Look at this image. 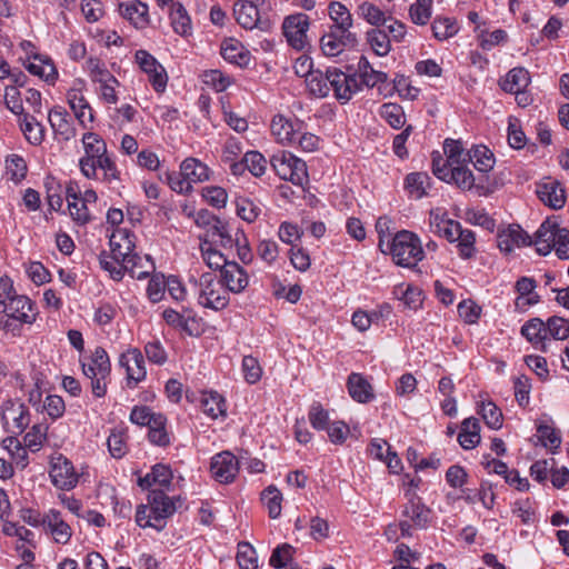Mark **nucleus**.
I'll return each instance as SVG.
<instances>
[{"label": "nucleus", "instance_id": "obj_1", "mask_svg": "<svg viewBox=\"0 0 569 569\" xmlns=\"http://www.w3.org/2000/svg\"><path fill=\"white\" fill-rule=\"evenodd\" d=\"M386 246L392 261L403 268H413L425 258L420 238L409 230L398 231Z\"/></svg>", "mask_w": 569, "mask_h": 569}, {"label": "nucleus", "instance_id": "obj_2", "mask_svg": "<svg viewBox=\"0 0 569 569\" xmlns=\"http://www.w3.org/2000/svg\"><path fill=\"white\" fill-rule=\"evenodd\" d=\"M99 262L103 270L108 271L110 277L120 281L126 272H129L132 278L146 279L156 269L154 262L149 254L140 256L136 253L124 264H118L109 260V258L101 253L99 256Z\"/></svg>", "mask_w": 569, "mask_h": 569}, {"label": "nucleus", "instance_id": "obj_3", "mask_svg": "<svg viewBox=\"0 0 569 569\" xmlns=\"http://www.w3.org/2000/svg\"><path fill=\"white\" fill-rule=\"evenodd\" d=\"M111 365L103 348H96L88 361L82 362V372L91 381L92 393L101 398L107 392V379L110 376Z\"/></svg>", "mask_w": 569, "mask_h": 569}, {"label": "nucleus", "instance_id": "obj_4", "mask_svg": "<svg viewBox=\"0 0 569 569\" xmlns=\"http://www.w3.org/2000/svg\"><path fill=\"white\" fill-rule=\"evenodd\" d=\"M194 284L199 288L198 302L204 308L222 310L229 303V295L224 286L212 272H204Z\"/></svg>", "mask_w": 569, "mask_h": 569}, {"label": "nucleus", "instance_id": "obj_5", "mask_svg": "<svg viewBox=\"0 0 569 569\" xmlns=\"http://www.w3.org/2000/svg\"><path fill=\"white\" fill-rule=\"evenodd\" d=\"M81 141L84 156L79 160L80 170L86 178L94 179L96 162L108 153L107 144L104 140L94 132H86Z\"/></svg>", "mask_w": 569, "mask_h": 569}, {"label": "nucleus", "instance_id": "obj_6", "mask_svg": "<svg viewBox=\"0 0 569 569\" xmlns=\"http://www.w3.org/2000/svg\"><path fill=\"white\" fill-rule=\"evenodd\" d=\"M148 502L154 519L153 529L157 531L164 529L167 519L170 518L182 503L180 497L170 498L162 489L151 490L148 495Z\"/></svg>", "mask_w": 569, "mask_h": 569}, {"label": "nucleus", "instance_id": "obj_7", "mask_svg": "<svg viewBox=\"0 0 569 569\" xmlns=\"http://www.w3.org/2000/svg\"><path fill=\"white\" fill-rule=\"evenodd\" d=\"M327 80L330 89H332L335 98L341 103L349 102L353 94L360 91L355 74H348L337 68L327 69Z\"/></svg>", "mask_w": 569, "mask_h": 569}, {"label": "nucleus", "instance_id": "obj_8", "mask_svg": "<svg viewBox=\"0 0 569 569\" xmlns=\"http://www.w3.org/2000/svg\"><path fill=\"white\" fill-rule=\"evenodd\" d=\"M109 246L111 254L103 253L110 261L118 264H124L137 253L134 252V234L128 229H116L109 237Z\"/></svg>", "mask_w": 569, "mask_h": 569}, {"label": "nucleus", "instance_id": "obj_9", "mask_svg": "<svg viewBox=\"0 0 569 569\" xmlns=\"http://www.w3.org/2000/svg\"><path fill=\"white\" fill-rule=\"evenodd\" d=\"M309 17L305 13L287 16V43L297 51L310 48Z\"/></svg>", "mask_w": 569, "mask_h": 569}, {"label": "nucleus", "instance_id": "obj_10", "mask_svg": "<svg viewBox=\"0 0 569 569\" xmlns=\"http://www.w3.org/2000/svg\"><path fill=\"white\" fill-rule=\"evenodd\" d=\"M119 365L126 369L127 386L136 388L147 377V369L142 352L138 348H129L119 358Z\"/></svg>", "mask_w": 569, "mask_h": 569}, {"label": "nucleus", "instance_id": "obj_11", "mask_svg": "<svg viewBox=\"0 0 569 569\" xmlns=\"http://www.w3.org/2000/svg\"><path fill=\"white\" fill-rule=\"evenodd\" d=\"M50 478L57 488L71 490L77 486L79 476L71 461L60 455L51 461Z\"/></svg>", "mask_w": 569, "mask_h": 569}, {"label": "nucleus", "instance_id": "obj_12", "mask_svg": "<svg viewBox=\"0 0 569 569\" xmlns=\"http://www.w3.org/2000/svg\"><path fill=\"white\" fill-rule=\"evenodd\" d=\"M531 237L519 224H509L497 233V246L505 254L511 253L516 248L531 246Z\"/></svg>", "mask_w": 569, "mask_h": 569}, {"label": "nucleus", "instance_id": "obj_13", "mask_svg": "<svg viewBox=\"0 0 569 569\" xmlns=\"http://www.w3.org/2000/svg\"><path fill=\"white\" fill-rule=\"evenodd\" d=\"M136 61L141 70L149 76V81L154 90L163 91L168 80L164 68L146 50L136 52Z\"/></svg>", "mask_w": 569, "mask_h": 569}, {"label": "nucleus", "instance_id": "obj_14", "mask_svg": "<svg viewBox=\"0 0 569 569\" xmlns=\"http://www.w3.org/2000/svg\"><path fill=\"white\" fill-rule=\"evenodd\" d=\"M210 470L217 481L229 483L238 473L239 461L231 452L222 451L211 459Z\"/></svg>", "mask_w": 569, "mask_h": 569}, {"label": "nucleus", "instance_id": "obj_15", "mask_svg": "<svg viewBox=\"0 0 569 569\" xmlns=\"http://www.w3.org/2000/svg\"><path fill=\"white\" fill-rule=\"evenodd\" d=\"M0 312L7 315V317L18 319L20 323L31 325L36 321L37 311L33 302L22 295H16L10 299Z\"/></svg>", "mask_w": 569, "mask_h": 569}, {"label": "nucleus", "instance_id": "obj_16", "mask_svg": "<svg viewBox=\"0 0 569 569\" xmlns=\"http://www.w3.org/2000/svg\"><path fill=\"white\" fill-rule=\"evenodd\" d=\"M405 497L408 502L402 511L403 516L410 518L417 528H427L431 519V509L423 503L415 490L407 489Z\"/></svg>", "mask_w": 569, "mask_h": 569}, {"label": "nucleus", "instance_id": "obj_17", "mask_svg": "<svg viewBox=\"0 0 569 569\" xmlns=\"http://www.w3.org/2000/svg\"><path fill=\"white\" fill-rule=\"evenodd\" d=\"M357 37L355 33L339 32L329 29L320 39V47L325 56L337 57L346 50L356 46Z\"/></svg>", "mask_w": 569, "mask_h": 569}, {"label": "nucleus", "instance_id": "obj_18", "mask_svg": "<svg viewBox=\"0 0 569 569\" xmlns=\"http://www.w3.org/2000/svg\"><path fill=\"white\" fill-rule=\"evenodd\" d=\"M118 11L136 29H144L150 24L149 8L140 0L122 1L118 6Z\"/></svg>", "mask_w": 569, "mask_h": 569}, {"label": "nucleus", "instance_id": "obj_19", "mask_svg": "<svg viewBox=\"0 0 569 569\" xmlns=\"http://www.w3.org/2000/svg\"><path fill=\"white\" fill-rule=\"evenodd\" d=\"M536 193L538 198L548 207L558 210L566 203V192L561 183L551 178H547L537 184Z\"/></svg>", "mask_w": 569, "mask_h": 569}, {"label": "nucleus", "instance_id": "obj_20", "mask_svg": "<svg viewBox=\"0 0 569 569\" xmlns=\"http://www.w3.org/2000/svg\"><path fill=\"white\" fill-rule=\"evenodd\" d=\"M41 523L57 543L66 545L71 536L72 529L64 521L61 513L57 510H49L42 518Z\"/></svg>", "mask_w": 569, "mask_h": 569}, {"label": "nucleus", "instance_id": "obj_21", "mask_svg": "<svg viewBox=\"0 0 569 569\" xmlns=\"http://www.w3.org/2000/svg\"><path fill=\"white\" fill-rule=\"evenodd\" d=\"M48 120L57 137L69 141L76 137L77 131L68 111L62 107H54L49 111Z\"/></svg>", "mask_w": 569, "mask_h": 569}, {"label": "nucleus", "instance_id": "obj_22", "mask_svg": "<svg viewBox=\"0 0 569 569\" xmlns=\"http://www.w3.org/2000/svg\"><path fill=\"white\" fill-rule=\"evenodd\" d=\"M220 281L228 292L240 293L248 287L249 277L240 264L231 261L222 269Z\"/></svg>", "mask_w": 569, "mask_h": 569}, {"label": "nucleus", "instance_id": "obj_23", "mask_svg": "<svg viewBox=\"0 0 569 569\" xmlns=\"http://www.w3.org/2000/svg\"><path fill=\"white\" fill-rule=\"evenodd\" d=\"M67 98L79 124L82 128H88V124L93 122L94 117L88 100L82 93V89L71 88L67 93Z\"/></svg>", "mask_w": 569, "mask_h": 569}, {"label": "nucleus", "instance_id": "obj_24", "mask_svg": "<svg viewBox=\"0 0 569 569\" xmlns=\"http://www.w3.org/2000/svg\"><path fill=\"white\" fill-rule=\"evenodd\" d=\"M521 335L538 350L549 351L550 338H547L545 322L539 318L528 320L521 327Z\"/></svg>", "mask_w": 569, "mask_h": 569}, {"label": "nucleus", "instance_id": "obj_25", "mask_svg": "<svg viewBox=\"0 0 569 569\" xmlns=\"http://www.w3.org/2000/svg\"><path fill=\"white\" fill-rule=\"evenodd\" d=\"M558 229H560V227L557 223L546 220L537 229L533 237H531V246L536 247V251L540 256H547L552 251Z\"/></svg>", "mask_w": 569, "mask_h": 569}, {"label": "nucleus", "instance_id": "obj_26", "mask_svg": "<svg viewBox=\"0 0 569 569\" xmlns=\"http://www.w3.org/2000/svg\"><path fill=\"white\" fill-rule=\"evenodd\" d=\"M233 16L236 21L244 29H262L258 7L251 1H236L233 4Z\"/></svg>", "mask_w": 569, "mask_h": 569}, {"label": "nucleus", "instance_id": "obj_27", "mask_svg": "<svg viewBox=\"0 0 569 569\" xmlns=\"http://www.w3.org/2000/svg\"><path fill=\"white\" fill-rule=\"evenodd\" d=\"M353 74L357 77L360 91L363 89V87L373 88L380 83H385L388 80L387 73L375 70L365 56L360 57L357 71Z\"/></svg>", "mask_w": 569, "mask_h": 569}, {"label": "nucleus", "instance_id": "obj_28", "mask_svg": "<svg viewBox=\"0 0 569 569\" xmlns=\"http://www.w3.org/2000/svg\"><path fill=\"white\" fill-rule=\"evenodd\" d=\"M6 425L13 433H21L30 423V416L23 403L11 402L3 410Z\"/></svg>", "mask_w": 569, "mask_h": 569}, {"label": "nucleus", "instance_id": "obj_29", "mask_svg": "<svg viewBox=\"0 0 569 569\" xmlns=\"http://www.w3.org/2000/svg\"><path fill=\"white\" fill-rule=\"evenodd\" d=\"M305 128V123L298 119L295 122L287 119V142H298L299 147L303 151H315L318 147L319 138L312 133L303 132L298 139L297 133H301Z\"/></svg>", "mask_w": 569, "mask_h": 569}, {"label": "nucleus", "instance_id": "obj_30", "mask_svg": "<svg viewBox=\"0 0 569 569\" xmlns=\"http://www.w3.org/2000/svg\"><path fill=\"white\" fill-rule=\"evenodd\" d=\"M347 387L350 397L359 403L370 402L375 398L371 385L361 373L352 372L348 377Z\"/></svg>", "mask_w": 569, "mask_h": 569}, {"label": "nucleus", "instance_id": "obj_31", "mask_svg": "<svg viewBox=\"0 0 569 569\" xmlns=\"http://www.w3.org/2000/svg\"><path fill=\"white\" fill-rule=\"evenodd\" d=\"M221 56L230 63L246 67L250 62V52L238 40L229 38L221 43Z\"/></svg>", "mask_w": 569, "mask_h": 569}, {"label": "nucleus", "instance_id": "obj_32", "mask_svg": "<svg viewBox=\"0 0 569 569\" xmlns=\"http://www.w3.org/2000/svg\"><path fill=\"white\" fill-rule=\"evenodd\" d=\"M172 478L173 476L170 467L158 463L152 467L149 473L140 478L138 483L142 489H149L154 485H158L161 488H169Z\"/></svg>", "mask_w": 569, "mask_h": 569}, {"label": "nucleus", "instance_id": "obj_33", "mask_svg": "<svg viewBox=\"0 0 569 569\" xmlns=\"http://www.w3.org/2000/svg\"><path fill=\"white\" fill-rule=\"evenodd\" d=\"M480 439L479 420L475 417L466 418L461 423V430L458 435L460 446L466 450H470L479 445Z\"/></svg>", "mask_w": 569, "mask_h": 569}, {"label": "nucleus", "instance_id": "obj_34", "mask_svg": "<svg viewBox=\"0 0 569 569\" xmlns=\"http://www.w3.org/2000/svg\"><path fill=\"white\" fill-rule=\"evenodd\" d=\"M328 11L330 19L333 21L330 29L342 33H352L350 31L352 27V16L345 4L339 1H332L329 3Z\"/></svg>", "mask_w": 569, "mask_h": 569}, {"label": "nucleus", "instance_id": "obj_35", "mask_svg": "<svg viewBox=\"0 0 569 569\" xmlns=\"http://www.w3.org/2000/svg\"><path fill=\"white\" fill-rule=\"evenodd\" d=\"M181 174L192 183H199L209 180V168L196 158H187L180 164Z\"/></svg>", "mask_w": 569, "mask_h": 569}, {"label": "nucleus", "instance_id": "obj_36", "mask_svg": "<svg viewBox=\"0 0 569 569\" xmlns=\"http://www.w3.org/2000/svg\"><path fill=\"white\" fill-rule=\"evenodd\" d=\"M530 82L529 72L521 67L511 69L500 82V87L505 92L517 93L525 90Z\"/></svg>", "mask_w": 569, "mask_h": 569}, {"label": "nucleus", "instance_id": "obj_37", "mask_svg": "<svg viewBox=\"0 0 569 569\" xmlns=\"http://www.w3.org/2000/svg\"><path fill=\"white\" fill-rule=\"evenodd\" d=\"M378 114L392 129L399 130L406 127V113L403 108L396 102H386L380 106Z\"/></svg>", "mask_w": 569, "mask_h": 569}, {"label": "nucleus", "instance_id": "obj_38", "mask_svg": "<svg viewBox=\"0 0 569 569\" xmlns=\"http://www.w3.org/2000/svg\"><path fill=\"white\" fill-rule=\"evenodd\" d=\"M443 153L450 168L467 164L470 159V150L466 151L460 140L446 139Z\"/></svg>", "mask_w": 569, "mask_h": 569}, {"label": "nucleus", "instance_id": "obj_39", "mask_svg": "<svg viewBox=\"0 0 569 569\" xmlns=\"http://www.w3.org/2000/svg\"><path fill=\"white\" fill-rule=\"evenodd\" d=\"M200 407L212 419L223 416L227 410L224 399L216 391L203 392L200 397Z\"/></svg>", "mask_w": 569, "mask_h": 569}, {"label": "nucleus", "instance_id": "obj_40", "mask_svg": "<svg viewBox=\"0 0 569 569\" xmlns=\"http://www.w3.org/2000/svg\"><path fill=\"white\" fill-rule=\"evenodd\" d=\"M261 502L268 510L271 519H277L281 516L282 493L276 486L271 485L261 492Z\"/></svg>", "mask_w": 569, "mask_h": 569}, {"label": "nucleus", "instance_id": "obj_41", "mask_svg": "<svg viewBox=\"0 0 569 569\" xmlns=\"http://www.w3.org/2000/svg\"><path fill=\"white\" fill-rule=\"evenodd\" d=\"M445 182L455 183L462 190H470L475 186V177L467 164H461L450 168Z\"/></svg>", "mask_w": 569, "mask_h": 569}, {"label": "nucleus", "instance_id": "obj_42", "mask_svg": "<svg viewBox=\"0 0 569 569\" xmlns=\"http://www.w3.org/2000/svg\"><path fill=\"white\" fill-rule=\"evenodd\" d=\"M287 167L290 169V181L299 187L301 192H305V187L309 183L306 162L295 156H290V158L287 159Z\"/></svg>", "mask_w": 569, "mask_h": 569}, {"label": "nucleus", "instance_id": "obj_43", "mask_svg": "<svg viewBox=\"0 0 569 569\" xmlns=\"http://www.w3.org/2000/svg\"><path fill=\"white\" fill-rule=\"evenodd\" d=\"M357 14L373 27H381L387 23L388 17L378 6L365 1L358 6Z\"/></svg>", "mask_w": 569, "mask_h": 569}, {"label": "nucleus", "instance_id": "obj_44", "mask_svg": "<svg viewBox=\"0 0 569 569\" xmlns=\"http://www.w3.org/2000/svg\"><path fill=\"white\" fill-rule=\"evenodd\" d=\"M433 37L439 41H445L459 31L457 21L448 17H437L431 23Z\"/></svg>", "mask_w": 569, "mask_h": 569}, {"label": "nucleus", "instance_id": "obj_45", "mask_svg": "<svg viewBox=\"0 0 569 569\" xmlns=\"http://www.w3.org/2000/svg\"><path fill=\"white\" fill-rule=\"evenodd\" d=\"M86 71L94 83H102L107 81H113L114 76L108 70L106 63L94 57H90L86 61Z\"/></svg>", "mask_w": 569, "mask_h": 569}, {"label": "nucleus", "instance_id": "obj_46", "mask_svg": "<svg viewBox=\"0 0 569 569\" xmlns=\"http://www.w3.org/2000/svg\"><path fill=\"white\" fill-rule=\"evenodd\" d=\"M433 0H415L409 7V18L417 26H426L432 16Z\"/></svg>", "mask_w": 569, "mask_h": 569}, {"label": "nucleus", "instance_id": "obj_47", "mask_svg": "<svg viewBox=\"0 0 569 569\" xmlns=\"http://www.w3.org/2000/svg\"><path fill=\"white\" fill-rule=\"evenodd\" d=\"M430 184V178L423 172L409 173L405 179V188L410 196L420 199L427 194L426 188Z\"/></svg>", "mask_w": 569, "mask_h": 569}, {"label": "nucleus", "instance_id": "obj_48", "mask_svg": "<svg viewBox=\"0 0 569 569\" xmlns=\"http://www.w3.org/2000/svg\"><path fill=\"white\" fill-rule=\"evenodd\" d=\"M21 130L24 133L27 140L38 146L43 141L44 138V130L40 122L36 120L34 117L30 114H23V118L20 122Z\"/></svg>", "mask_w": 569, "mask_h": 569}, {"label": "nucleus", "instance_id": "obj_49", "mask_svg": "<svg viewBox=\"0 0 569 569\" xmlns=\"http://www.w3.org/2000/svg\"><path fill=\"white\" fill-rule=\"evenodd\" d=\"M27 70L46 81L54 80L58 74L54 64L49 59H42L37 56L32 61H29Z\"/></svg>", "mask_w": 569, "mask_h": 569}, {"label": "nucleus", "instance_id": "obj_50", "mask_svg": "<svg viewBox=\"0 0 569 569\" xmlns=\"http://www.w3.org/2000/svg\"><path fill=\"white\" fill-rule=\"evenodd\" d=\"M469 161L473 162L475 168L481 172H488L493 168V153L485 146H477L470 150Z\"/></svg>", "mask_w": 569, "mask_h": 569}, {"label": "nucleus", "instance_id": "obj_51", "mask_svg": "<svg viewBox=\"0 0 569 569\" xmlns=\"http://www.w3.org/2000/svg\"><path fill=\"white\" fill-rule=\"evenodd\" d=\"M537 433L539 441L545 448L550 449L552 452L561 445L560 433L546 421H540L537 426Z\"/></svg>", "mask_w": 569, "mask_h": 569}, {"label": "nucleus", "instance_id": "obj_52", "mask_svg": "<svg viewBox=\"0 0 569 569\" xmlns=\"http://www.w3.org/2000/svg\"><path fill=\"white\" fill-rule=\"evenodd\" d=\"M367 40L376 54L380 57L387 56L391 50L390 38L385 30L379 28L369 30L367 32Z\"/></svg>", "mask_w": 569, "mask_h": 569}, {"label": "nucleus", "instance_id": "obj_53", "mask_svg": "<svg viewBox=\"0 0 569 569\" xmlns=\"http://www.w3.org/2000/svg\"><path fill=\"white\" fill-rule=\"evenodd\" d=\"M547 338L566 340L569 337V320L552 316L545 322Z\"/></svg>", "mask_w": 569, "mask_h": 569}, {"label": "nucleus", "instance_id": "obj_54", "mask_svg": "<svg viewBox=\"0 0 569 569\" xmlns=\"http://www.w3.org/2000/svg\"><path fill=\"white\" fill-rule=\"evenodd\" d=\"M537 288V282L533 278L530 277H521L517 280L515 289L520 295L517 299L516 305L519 306L520 300L523 297H528L526 302L527 305H536L539 302V296L535 293V289Z\"/></svg>", "mask_w": 569, "mask_h": 569}, {"label": "nucleus", "instance_id": "obj_55", "mask_svg": "<svg viewBox=\"0 0 569 569\" xmlns=\"http://www.w3.org/2000/svg\"><path fill=\"white\" fill-rule=\"evenodd\" d=\"M456 238H457L456 242H458L457 247H458L459 257L465 260L472 258L476 253V247H475L476 234H475V232L470 229L461 228L458 237H456Z\"/></svg>", "mask_w": 569, "mask_h": 569}, {"label": "nucleus", "instance_id": "obj_56", "mask_svg": "<svg viewBox=\"0 0 569 569\" xmlns=\"http://www.w3.org/2000/svg\"><path fill=\"white\" fill-rule=\"evenodd\" d=\"M478 412L489 428L497 430L502 427L501 410L492 401H482Z\"/></svg>", "mask_w": 569, "mask_h": 569}, {"label": "nucleus", "instance_id": "obj_57", "mask_svg": "<svg viewBox=\"0 0 569 569\" xmlns=\"http://www.w3.org/2000/svg\"><path fill=\"white\" fill-rule=\"evenodd\" d=\"M306 84L311 94L325 98L329 94L330 87L327 80V72L323 74L320 70H315L306 79Z\"/></svg>", "mask_w": 569, "mask_h": 569}, {"label": "nucleus", "instance_id": "obj_58", "mask_svg": "<svg viewBox=\"0 0 569 569\" xmlns=\"http://www.w3.org/2000/svg\"><path fill=\"white\" fill-rule=\"evenodd\" d=\"M201 252L203 260L206 261L207 266L210 269H219L220 272H222L224 266L231 262L228 261L227 258L221 252L212 248L211 243L207 241L201 246Z\"/></svg>", "mask_w": 569, "mask_h": 569}, {"label": "nucleus", "instance_id": "obj_59", "mask_svg": "<svg viewBox=\"0 0 569 569\" xmlns=\"http://www.w3.org/2000/svg\"><path fill=\"white\" fill-rule=\"evenodd\" d=\"M237 561L240 569H257L258 559L253 547L248 542L238 545Z\"/></svg>", "mask_w": 569, "mask_h": 569}, {"label": "nucleus", "instance_id": "obj_60", "mask_svg": "<svg viewBox=\"0 0 569 569\" xmlns=\"http://www.w3.org/2000/svg\"><path fill=\"white\" fill-rule=\"evenodd\" d=\"M237 214L244 221L251 223L261 213V208L254 203L251 199L239 198L236 202Z\"/></svg>", "mask_w": 569, "mask_h": 569}, {"label": "nucleus", "instance_id": "obj_61", "mask_svg": "<svg viewBox=\"0 0 569 569\" xmlns=\"http://www.w3.org/2000/svg\"><path fill=\"white\" fill-rule=\"evenodd\" d=\"M515 397L520 407L529 403L531 391V379L526 375H520L513 380Z\"/></svg>", "mask_w": 569, "mask_h": 569}, {"label": "nucleus", "instance_id": "obj_62", "mask_svg": "<svg viewBox=\"0 0 569 569\" xmlns=\"http://www.w3.org/2000/svg\"><path fill=\"white\" fill-rule=\"evenodd\" d=\"M202 81L204 84L212 87L217 92L224 91L231 84L230 78L217 69L204 71L202 73Z\"/></svg>", "mask_w": 569, "mask_h": 569}, {"label": "nucleus", "instance_id": "obj_63", "mask_svg": "<svg viewBox=\"0 0 569 569\" xmlns=\"http://www.w3.org/2000/svg\"><path fill=\"white\" fill-rule=\"evenodd\" d=\"M171 20L172 27L177 33L186 36L190 32L191 21L187 14L186 9L181 4H177V7L172 10Z\"/></svg>", "mask_w": 569, "mask_h": 569}, {"label": "nucleus", "instance_id": "obj_64", "mask_svg": "<svg viewBox=\"0 0 569 569\" xmlns=\"http://www.w3.org/2000/svg\"><path fill=\"white\" fill-rule=\"evenodd\" d=\"M458 313L466 323L473 325L480 318L481 307L470 299L462 300L458 305Z\"/></svg>", "mask_w": 569, "mask_h": 569}]
</instances>
